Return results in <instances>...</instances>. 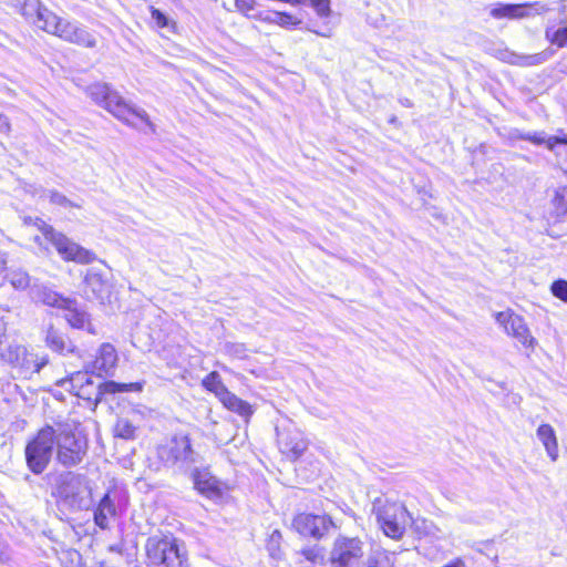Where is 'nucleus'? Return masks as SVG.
Wrapping results in <instances>:
<instances>
[{
	"label": "nucleus",
	"mask_w": 567,
	"mask_h": 567,
	"mask_svg": "<svg viewBox=\"0 0 567 567\" xmlns=\"http://www.w3.org/2000/svg\"><path fill=\"white\" fill-rule=\"evenodd\" d=\"M86 94L95 104L105 109L125 124L136 127V123L132 120V117H134L145 123L152 132L155 131L154 124L151 122L147 113L143 109L126 102L118 92L113 90L107 83H94L89 85Z\"/></svg>",
	"instance_id": "nucleus-1"
},
{
	"label": "nucleus",
	"mask_w": 567,
	"mask_h": 567,
	"mask_svg": "<svg viewBox=\"0 0 567 567\" xmlns=\"http://www.w3.org/2000/svg\"><path fill=\"white\" fill-rule=\"evenodd\" d=\"M54 430V447L56 461L63 467L79 465L87 453V442L76 434L75 423L70 420H59L51 424Z\"/></svg>",
	"instance_id": "nucleus-2"
},
{
	"label": "nucleus",
	"mask_w": 567,
	"mask_h": 567,
	"mask_svg": "<svg viewBox=\"0 0 567 567\" xmlns=\"http://www.w3.org/2000/svg\"><path fill=\"white\" fill-rule=\"evenodd\" d=\"M33 298L49 307L64 310V319L73 329L96 334L86 310L75 299L65 298L48 287H33Z\"/></svg>",
	"instance_id": "nucleus-3"
},
{
	"label": "nucleus",
	"mask_w": 567,
	"mask_h": 567,
	"mask_svg": "<svg viewBox=\"0 0 567 567\" xmlns=\"http://www.w3.org/2000/svg\"><path fill=\"white\" fill-rule=\"evenodd\" d=\"M54 433L51 424H47L25 445V463L35 475L42 474L51 461L54 449Z\"/></svg>",
	"instance_id": "nucleus-4"
},
{
	"label": "nucleus",
	"mask_w": 567,
	"mask_h": 567,
	"mask_svg": "<svg viewBox=\"0 0 567 567\" xmlns=\"http://www.w3.org/2000/svg\"><path fill=\"white\" fill-rule=\"evenodd\" d=\"M373 512L377 515L383 533L393 539H400L412 517L403 504L395 502H382L380 498L373 503Z\"/></svg>",
	"instance_id": "nucleus-5"
},
{
	"label": "nucleus",
	"mask_w": 567,
	"mask_h": 567,
	"mask_svg": "<svg viewBox=\"0 0 567 567\" xmlns=\"http://www.w3.org/2000/svg\"><path fill=\"white\" fill-rule=\"evenodd\" d=\"M56 494L72 509H89L92 505V489L85 477L73 472L60 476Z\"/></svg>",
	"instance_id": "nucleus-6"
},
{
	"label": "nucleus",
	"mask_w": 567,
	"mask_h": 567,
	"mask_svg": "<svg viewBox=\"0 0 567 567\" xmlns=\"http://www.w3.org/2000/svg\"><path fill=\"white\" fill-rule=\"evenodd\" d=\"M147 567H185V555L175 539L153 536L145 544Z\"/></svg>",
	"instance_id": "nucleus-7"
},
{
	"label": "nucleus",
	"mask_w": 567,
	"mask_h": 567,
	"mask_svg": "<svg viewBox=\"0 0 567 567\" xmlns=\"http://www.w3.org/2000/svg\"><path fill=\"white\" fill-rule=\"evenodd\" d=\"M157 457L167 467L188 468L199 462L200 455L193 449L187 435H174L165 444L157 447Z\"/></svg>",
	"instance_id": "nucleus-8"
},
{
	"label": "nucleus",
	"mask_w": 567,
	"mask_h": 567,
	"mask_svg": "<svg viewBox=\"0 0 567 567\" xmlns=\"http://www.w3.org/2000/svg\"><path fill=\"white\" fill-rule=\"evenodd\" d=\"M33 225L41 230L45 239H48L56 249L64 260H72L80 264H90L94 260V254L71 241L63 234L58 233L52 226L48 225L39 217H34Z\"/></svg>",
	"instance_id": "nucleus-9"
},
{
	"label": "nucleus",
	"mask_w": 567,
	"mask_h": 567,
	"mask_svg": "<svg viewBox=\"0 0 567 567\" xmlns=\"http://www.w3.org/2000/svg\"><path fill=\"white\" fill-rule=\"evenodd\" d=\"M128 497L126 491L112 486L99 501L93 511V520L101 529H109L112 520L122 515L127 507Z\"/></svg>",
	"instance_id": "nucleus-10"
},
{
	"label": "nucleus",
	"mask_w": 567,
	"mask_h": 567,
	"mask_svg": "<svg viewBox=\"0 0 567 567\" xmlns=\"http://www.w3.org/2000/svg\"><path fill=\"white\" fill-rule=\"evenodd\" d=\"M364 544L359 537L338 536L330 551L331 567H361Z\"/></svg>",
	"instance_id": "nucleus-11"
},
{
	"label": "nucleus",
	"mask_w": 567,
	"mask_h": 567,
	"mask_svg": "<svg viewBox=\"0 0 567 567\" xmlns=\"http://www.w3.org/2000/svg\"><path fill=\"white\" fill-rule=\"evenodd\" d=\"M2 358L12 367L17 368L24 378L40 372L49 362L47 355L39 357L38 354L31 353L21 344L9 346L3 351Z\"/></svg>",
	"instance_id": "nucleus-12"
},
{
	"label": "nucleus",
	"mask_w": 567,
	"mask_h": 567,
	"mask_svg": "<svg viewBox=\"0 0 567 567\" xmlns=\"http://www.w3.org/2000/svg\"><path fill=\"white\" fill-rule=\"evenodd\" d=\"M277 444L282 454L291 460L300 457L308 447L303 433L293 424L277 426Z\"/></svg>",
	"instance_id": "nucleus-13"
},
{
	"label": "nucleus",
	"mask_w": 567,
	"mask_h": 567,
	"mask_svg": "<svg viewBox=\"0 0 567 567\" xmlns=\"http://www.w3.org/2000/svg\"><path fill=\"white\" fill-rule=\"evenodd\" d=\"M99 374L95 375L89 383H86L82 389L78 390L75 393L76 396L92 401L95 404L101 402L105 394H114L117 392H127L137 386L136 383H117L115 381H100Z\"/></svg>",
	"instance_id": "nucleus-14"
},
{
	"label": "nucleus",
	"mask_w": 567,
	"mask_h": 567,
	"mask_svg": "<svg viewBox=\"0 0 567 567\" xmlns=\"http://www.w3.org/2000/svg\"><path fill=\"white\" fill-rule=\"evenodd\" d=\"M497 323H499L508 336L515 338L525 348L534 349L537 341L530 334V331L523 317L514 313L511 310L497 312L495 316Z\"/></svg>",
	"instance_id": "nucleus-15"
},
{
	"label": "nucleus",
	"mask_w": 567,
	"mask_h": 567,
	"mask_svg": "<svg viewBox=\"0 0 567 567\" xmlns=\"http://www.w3.org/2000/svg\"><path fill=\"white\" fill-rule=\"evenodd\" d=\"M292 527L303 537L320 539L333 527V522L326 515L301 513L293 518Z\"/></svg>",
	"instance_id": "nucleus-16"
},
{
	"label": "nucleus",
	"mask_w": 567,
	"mask_h": 567,
	"mask_svg": "<svg viewBox=\"0 0 567 567\" xmlns=\"http://www.w3.org/2000/svg\"><path fill=\"white\" fill-rule=\"evenodd\" d=\"M532 10H534L536 14H540L546 12L548 7L539 1L518 4L498 2L493 6L489 14L494 19H523L530 17L533 14Z\"/></svg>",
	"instance_id": "nucleus-17"
},
{
	"label": "nucleus",
	"mask_w": 567,
	"mask_h": 567,
	"mask_svg": "<svg viewBox=\"0 0 567 567\" xmlns=\"http://www.w3.org/2000/svg\"><path fill=\"white\" fill-rule=\"evenodd\" d=\"M195 489L209 499L223 496L225 484L212 474L208 467H195L190 474Z\"/></svg>",
	"instance_id": "nucleus-18"
},
{
	"label": "nucleus",
	"mask_w": 567,
	"mask_h": 567,
	"mask_svg": "<svg viewBox=\"0 0 567 567\" xmlns=\"http://www.w3.org/2000/svg\"><path fill=\"white\" fill-rule=\"evenodd\" d=\"M45 346L53 352L65 355L75 353L76 347L66 333L53 322H48L42 329Z\"/></svg>",
	"instance_id": "nucleus-19"
},
{
	"label": "nucleus",
	"mask_w": 567,
	"mask_h": 567,
	"mask_svg": "<svg viewBox=\"0 0 567 567\" xmlns=\"http://www.w3.org/2000/svg\"><path fill=\"white\" fill-rule=\"evenodd\" d=\"M117 363V352L111 343H103L95 360L92 362V373L110 375Z\"/></svg>",
	"instance_id": "nucleus-20"
},
{
	"label": "nucleus",
	"mask_w": 567,
	"mask_h": 567,
	"mask_svg": "<svg viewBox=\"0 0 567 567\" xmlns=\"http://www.w3.org/2000/svg\"><path fill=\"white\" fill-rule=\"evenodd\" d=\"M21 13L31 20L39 29L45 31L51 20L49 16L54 13L45 8L40 0H24Z\"/></svg>",
	"instance_id": "nucleus-21"
},
{
	"label": "nucleus",
	"mask_w": 567,
	"mask_h": 567,
	"mask_svg": "<svg viewBox=\"0 0 567 567\" xmlns=\"http://www.w3.org/2000/svg\"><path fill=\"white\" fill-rule=\"evenodd\" d=\"M556 51L551 48H547L544 51L535 54H517L514 52L507 53L505 60L514 65L518 66H534L539 65L548 61L554 56Z\"/></svg>",
	"instance_id": "nucleus-22"
},
{
	"label": "nucleus",
	"mask_w": 567,
	"mask_h": 567,
	"mask_svg": "<svg viewBox=\"0 0 567 567\" xmlns=\"http://www.w3.org/2000/svg\"><path fill=\"white\" fill-rule=\"evenodd\" d=\"M538 440L542 442L547 456L551 462H556L559 457L558 441L554 427L550 424H542L536 431Z\"/></svg>",
	"instance_id": "nucleus-23"
},
{
	"label": "nucleus",
	"mask_w": 567,
	"mask_h": 567,
	"mask_svg": "<svg viewBox=\"0 0 567 567\" xmlns=\"http://www.w3.org/2000/svg\"><path fill=\"white\" fill-rule=\"evenodd\" d=\"M518 137L524 141L532 142L535 145L546 144L547 148L554 152L556 155L560 153L556 150L557 145H563L565 153L567 154V137L549 136L547 137L545 132H528L519 134Z\"/></svg>",
	"instance_id": "nucleus-24"
},
{
	"label": "nucleus",
	"mask_w": 567,
	"mask_h": 567,
	"mask_svg": "<svg viewBox=\"0 0 567 567\" xmlns=\"http://www.w3.org/2000/svg\"><path fill=\"white\" fill-rule=\"evenodd\" d=\"M49 18L51 20L49 21L48 28H45V32L56 35L60 39L69 42V37L72 34L79 23L58 17L55 13L53 16H49Z\"/></svg>",
	"instance_id": "nucleus-25"
},
{
	"label": "nucleus",
	"mask_w": 567,
	"mask_h": 567,
	"mask_svg": "<svg viewBox=\"0 0 567 567\" xmlns=\"http://www.w3.org/2000/svg\"><path fill=\"white\" fill-rule=\"evenodd\" d=\"M219 401L226 409L245 419H249L254 413L252 406L248 402L241 400L230 391H228Z\"/></svg>",
	"instance_id": "nucleus-26"
},
{
	"label": "nucleus",
	"mask_w": 567,
	"mask_h": 567,
	"mask_svg": "<svg viewBox=\"0 0 567 567\" xmlns=\"http://www.w3.org/2000/svg\"><path fill=\"white\" fill-rule=\"evenodd\" d=\"M259 19L268 22L278 24L285 29H293L301 24V19L287 12L269 11L265 16H259Z\"/></svg>",
	"instance_id": "nucleus-27"
},
{
	"label": "nucleus",
	"mask_w": 567,
	"mask_h": 567,
	"mask_svg": "<svg viewBox=\"0 0 567 567\" xmlns=\"http://www.w3.org/2000/svg\"><path fill=\"white\" fill-rule=\"evenodd\" d=\"M361 567H395L393 554L384 549L373 550Z\"/></svg>",
	"instance_id": "nucleus-28"
},
{
	"label": "nucleus",
	"mask_w": 567,
	"mask_h": 567,
	"mask_svg": "<svg viewBox=\"0 0 567 567\" xmlns=\"http://www.w3.org/2000/svg\"><path fill=\"white\" fill-rule=\"evenodd\" d=\"M70 43L84 47V48H95L96 47V38L90 32L84 25L78 24L72 34L69 37Z\"/></svg>",
	"instance_id": "nucleus-29"
},
{
	"label": "nucleus",
	"mask_w": 567,
	"mask_h": 567,
	"mask_svg": "<svg viewBox=\"0 0 567 567\" xmlns=\"http://www.w3.org/2000/svg\"><path fill=\"white\" fill-rule=\"evenodd\" d=\"M203 386L213 392L218 400H220L229 390L223 383L221 378L218 372L213 371L207 374L202 382Z\"/></svg>",
	"instance_id": "nucleus-30"
},
{
	"label": "nucleus",
	"mask_w": 567,
	"mask_h": 567,
	"mask_svg": "<svg viewBox=\"0 0 567 567\" xmlns=\"http://www.w3.org/2000/svg\"><path fill=\"white\" fill-rule=\"evenodd\" d=\"M84 284L91 290L93 296L97 299H103V293L106 291L107 285L102 275L95 271H89L84 278Z\"/></svg>",
	"instance_id": "nucleus-31"
},
{
	"label": "nucleus",
	"mask_w": 567,
	"mask_h": 567,
	"mask_svg": "<svg viewBox=\"0 0 567 567\" xmlns=\"http://www.w3.org/2000/svg\"><path fill=\"white\" fill-rule=\"evenodd\" d=\"M95 375L90 374L87 370L85 371H78L68 380L61 381V386L69 389L70 391L74 392V394L78 392V390L82 389L89 381H91Z\"/></svg>",
	"instance_id": "nucleus-32"
},
{
	"label": "nucleus",
	"mask_w": 567,
	"mask_h": 567,
	"mask_svg": "<svg viewBox=\"0 0 567 567\" xmlns=\"http://www.w3.org/2000/svg\"><path fill=\"white\" fill-rule=\"evenodd\" d=\"M7 279L13 288L19 290H24L31 286V277L27 271L20 268L9 270Z\"/></svg>",
	"instance_id": "nucleus-33"
},
{
	"label": "nucleus",
	"mask_w": 567,
	"mask_h": 567,
	"mask_svg": "<svg viewBox=\"0 0 567 567\" xmlns=\"http://www.w3.org/2000/svg\"><path fill=\"white\" fill-rule=\"evenodd\" d=\"M114 432L117 437L132 440L135 437L136 427L127 419H118Z\"/></svg>",
	"instance_id": "nucleus-34"
},
{
	"label": "nucleus",
	"mask_w": 567,
	"mask_h": 567,
	"mask_svg": "<svg viewBox=\"0 0 567 567\" xmlns=\"http://www.w3.org/2000/svg\"><path fill=\"white\" fill-rule=\"evenodd\" d=\"M546 39L558 48H567V27L554 30L551 28L546 29Z\"/></svg>",
	"instance_id": "nucleus-35"
},
{
	"label": "nucleus",
	"mask_w": 567,
	"mask_h": 567,
	"mask_svg": "<svg viewBox=\"0 0 567 567\" xmlns=\"http://www.w3.org/2000/svg\"><path fill=\"white\" fill-rule=\"evenodd\" d=\"M224 352L235 359H246L248 357V350L244 343L239 342H226L224 344Z\"/></svg>",
	"instance_id": "nucleus-36"
},
{
	"label": "nucleus",
	"mask_w": 567,
	"mask_h": 567,
	"mask_svg": "<svg viewBox=\"0 0 567 567\" xmlns=\"http://www.w3.org/2000/svg\"><path fill=\"white\" fill-rule=\"evenodd\" d=\"M553 205L557 210V215H565L567 213V187H560L555 192Z\"/></svg>",
	"instance_id": "nucleus-37"
},
{
	"label": "nucleus",
	"mask_w": 567,
	"mask_h": 567,
	"mask_svg": "<svg viewBox=\"0 0 567 567\" xmlns=\"http://www.w3.org/2000/svg\"><path fill=\"white\" fill-rule=\"evenodd\" d=\"M300 554L308 560L313 564L322 563L324 559V554L322 547L315 545L310 547H306L301 549Z\"/></svg>",
	"instance_id": "nucleus-38"
},
{
	"label": "nucleus",
	"mask_w": 567,
	"mask_h": 567,
	"mask_svg": "<svg viewBox=\"0 0 567 567\" xmlns=\"http://www.w3.org/2000/svg\"><path fill=\"white\" fill-rule=\"evenodd\" d=\"M49 200L53 205L63 206V207H79L74 205L66 196L59 193L58 190H49Z\"/></svg>",
	"instance_id": "nucleus-39"
},
{
	"label": "nucleus",
	"mask_w": 567,
	"mask_h": 567,
	"mask_svg": "<svg viewBox=\"0 0 567 567\" xmlns=\"http://www.w3.org/2000/svg\"><path fill=\"white\" fill-rule=\"evenodd\" d=\"M550 290L553 295L567 302V281L564 279H558L551 284Z\"/></svg>",
	"instance_id": "nucleus-40"
},
{
	"label": "nucleus",
	"mask_w": 567,
	"mask_h": 567,
	"mask_svg": "<svg viewBox=\"0 0 567 567\" xmlns=\"http://www.w3.org/2000/svg\"><path fill=\"white\" fill-rule=\"evenodd\" d=\"M310 3L318 16L322 18L329 17L331 12L330 0H310Z\"/></svg>",
	"instance_id": "nucleus-41"
},
{
	"label": "nucleus",
	"mask_w": 567,
	"mask_h": 567,
	"mask_svg": "<svg viewBox=\"0 0 567 567\" xmlns=\"http://www.w3.org/2000/svg\"><path fill=\"white\" fill-rule=\"evenodd\" d=\"M151 12H152V18L156 21V24L159 28H164L167 25L168 20L162 11H159L158 9L152 8Z\"/></svg>",
	"instance_id": "nucleus-42"
},
{
	"label": "nucleus",
	"mask_w": 567,
	"mask_h": 567,
	"mask_svg": "<svg viewBox=\"0 0 567 567\" xmlns=\"http://www.w3.org/2000/svg\"><path fill=\"white\" fill-rule=\"evenodd\" d=\"M10 124L7 116L0 115V132H8Z\"/></svg>",
	"instance_id": "nucleus-43"
},
{
	"label": "nucleus",
	"mask_w": 567,
	"mask_h": 567,
	"mask_svg": "<svg viewBox=\"0 0 567 567\" xmlns=\"http://www.w3.org/2000/svg\"><path fill=\"white\" fill-rule=\"evenodd\" d=\"M556 150L560 153L559 155H556L557 157H559V156L565 157L563 165H564V169L567 172V154L565 153L564 146L557 145Z\"/></svg>",
	"instance_id": "nucleus-44"
},
{
	"label": "nucleus",
	"mask_w": 567,
	"mask_h": 567,
	"mask_svg": "<svg viewBox=\"0 0 567 567\" xmlns=\"http://www.w3.org/2000/svg\"><path fill=\"white\" fill-rule=\"evenodd\" d=\"M7 332V323L6 321L0 318V344L2 343Z\"/></svg>",
	"instance_id": "nucleus-45"
},
{
	"label": "nucleus",
	"mask_w": 567,
	"mask_h": 567,
	"mask_svg": "<svg viewBox=\"0 0 567 567\" xmlns=\"http://www.w3.org/2000/svg\"><path fill=\"white\" fill-rule=\"evenodd\" d=\"M6 265H7L6 255L0 251V271L6 268Z\"/></svg>",
	"instance_id": "nucleus-46"
},
{
	"label": "nucleus",
	"mask_w": 567,
	"mask_h": 567,
	"mask_svg": "<svg viewBox=\"0 0 567 567\" xmlns=\"http://www.w3.org/2000/svg\"><path fill=\"white\" fill-rule=\"evenodd\" d=\"M462 566H463L462 560L461 559H456V560H454V561H452V563H450V564H447V565H445L443 567H462Z\"/></svg>",
	"instance_id": "nucleus-47"
},
{
	"label": "nucleus",
	"mask_w": 567,
	"mask_h": 567,
	"mask_svg": "<svg viewBox=\"0 0 567 567\" xmlns=\"http://www.w3.org/2000/svg\"><path fill=\"white\" fill-rule=\"evenodd\" d=\"M400 103L405 106V107H412L413 106V103L411 102L410 99L408 97H404V99H401L400 100Z\"/></svg>",
	"instance_id": "nucleus-48"
},
{
	"label": "nucleus",
	"mask_w": 567,
	"mask_h": 567,
	"mask_svg": "<svg viewBox=\"0 0 567 567\" xmlns=\"http://www.w3.org/2000/svg\"><path fill=\"white\" fill-rule=\"evenodd\" d=\"M24 223H25L27 225H33V223H34V218H33V217H25V218H24Z\"/></svg>",
	"instance_id": "nucleus-49"
}]
</instances>
